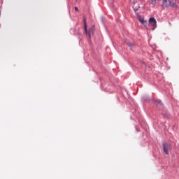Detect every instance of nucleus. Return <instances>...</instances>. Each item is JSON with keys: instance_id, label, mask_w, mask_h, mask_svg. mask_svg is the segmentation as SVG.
Here are the masks:
<instances>
[{"instance_id": "f257e3e1", "label": "nucleus", "mask_w": 179, "mask_h": 179, "mask_svg": "<svg viewBox=\"0 0 179 179\" xmlns=\"http://www.w3.org/2000/svg\"><path fill=\"white\" fill-rule=\"evenodd\" d=\"M83 22H84V30L90 38L92 36H93V33H94V27H92L90 28L89 31H87V23L86 22V17L83 18Z\"/></svg>"}, {"instance_id": "f03ea898", "label": "nucleus", "mask_w": 179, "mask_h": 179, "mask_svg": "<svg viewBox=\"0 0 179 179\" xmlns=\"http://www.w3.org/2000/svg\"><path fill=\"white\" fill-rule=\"evenodd\" d=\"M163 8H177V4L174 1L170 0H162Z\"/></svg>"}, {"instance_id": "7ed1b4c3", "label": "nucleus", "mask_w": 179, "mask_h": 179, "mask_svg": "<svg viewBox=\"0 0 179 179\" xmlns=\"http://www.w3.org/2000/svg\"><path fill=\"white\" fill-rule=\"evenodd\" d=\"M173 149L171 145L169 143H163V150L165 155H169V152Z\"/></svg>"}, {"instance_id": "20e7f679", "label": "nucleus", "mask_w": 179, "mask_h": 179, "mask_svg": "<svg viewBox=\"0 0 179 179\" xmlns=\"http://www.w3.org/2000/svg\"><path fill=\"white\" fill-rule=\"evenodd\" d=\"M150 24L152 26V30H155L156 27H157V21H156V19L155 17H150L148 20Z\"/></svg>"}, {"instance_id": "39448f33", "label": "nucleus", "mask_w": 179, "mask_h": 179, "mask_svg": "<svg viewBox=\"0 0 179 179\" xmlns=\"http://www.w3.org/2000/svg\"><path fill=\"white\" fill-rule=\"evenodd\" d=\"M124 43L130 47V50H132V47H135V43H133V42H130L128 40H125L124 41Z\"/></svg>"}, {"instance_id": "423d86ee", "label": "nucleus", "mask_w": 179, "mask_h": 179, "mask_svg": "<svg viewBox=\"0 0 179 179\" xmlns=\"http://www.w3.org/2000/svg\"><path fill=\"white\" fill-rule=\"evenodd\" d=\"M138 21L141 23V24H145L146 23V20H145V19L142 16L139 15L138 17Z\"/></svg>"}, {"instance_id": "0eeeda50", "label": "nucleus", "mask_w": 179, "mask_h": 179, "mask_svg": "<svg viewBox=\"0 0 179 179\" xmlns=\"http://www.w3.org/2000/svg\"><path fill=\"white\" fill-rule=\"evenodd\" d=\"M157 0H152L151 1V3H152V5H156V1H157Z\"/></svg>"}, {"instance_id": "6e6552de", "label": "nucleus", "mask_w": 179, "mask_h": 179, "mask_svg": "<svg viewBox=\"0 0 179 179\" xmlns=\"http://www.w3.org/2000/svg\"><path fill=\"white\" fill-rule=\"evenodd\" d=\"M75 11L76 12H79V8H78V7H75Z\"/></svg>"}]
</instances>
